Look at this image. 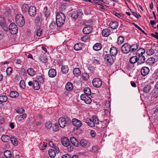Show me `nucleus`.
Segmentation results:
<instances>
[{
	"mask_svg": "<svg viewBox=\"0 0 158 158\" xmlns=\"http://www.w3.org/2000/svg\"><path fill=\"white\" fill-rule=\"evenodd\" d=\"M129 62L132 64H134L136 62L138 63L137 56H135L131 57L129 60Z\"/></svg>",
	"mask_w": 158,
	"mask_h": 158,
	"instance_id": "393cba45",
	"label": "nucleus"
},
{
	"mask_svg": "<svg viewBox=\"0 0 158 158\" xmlns=\"http://www.w3.org/2000/svg\"><path fill=\"white\" fill-rule=\"evenodd\" d=\"M44 76L43 74H40V75L38 76L37 79L38 81L40 83H43L44 82Z\"/></svg>",
	"mask_w": 158,
	"mask_h": 158,
	"instance_id": "cd10ccee",
	"label": "nucleus"
},
{
	"mask_svg": "<svg viewBox=\"0 0 158 158\" xmlns=\"http://www.w3.org/2000/svg\"><path fill=\"white\" fill-rule=\"evenodd\" d=\"M124 38L122 36H119L118 38L117 43L118 45L122 44L124 41Z\"/></svg>",
	"mask_w": 158,
	"mask_h": 158,
	"instance_id": "de8ad7c7",
	"label": "nucleus"
},
{
	"mask_svg": "<svg viewBox=\"0 0 158 158\" xmlns=\"http://www.w3.org/2000/svg\"><path fill=\"white\" fill-rule=\"evenodd\" d=\"M155 62V58L152 57L149 58L148 60H147L145 61V63L147 65H152L154 64Z\"/></svg>",
	"mask_w": 158,
	"mask_h": 158,
	"instance_id": "a211bd4d",
	"label": "nucleus"
},
{
	"mask_svg": "<svg viewBox=\"0 0 158 158\" xmlns=\"http://www.w3.org/2000/svg\"><path fill=\"white\" fill-rule=\"evenodd\" d=\"M65 20L64 14L61 12L57 13L56 16V24L57 27H60L64 24Z\"/></svg>",
	"mask_w": 158,
	"mask_h": 158,
	"instance_id": "f257e3e1",
	"label": "nucleus"
},
{
	"mask_svg": "<svg viewBox=\"0 0 158 158\" xmlns=\"http://www.w3.org/2000/svg\"><path fill=\"white\" fill-rule=\"evenodd\" d=\"M12 71V69L10 67H8L6 71L7 75L8 76H10Z\"/></svg>",
	"mask_w": 158,
	"mask_h": 158,
	"instance_id": "5fc2aeb1",
	"label": "nucleus"
},
{
	"mask_svg": "<svg viewBox=\"0 0 158 158\" xmlns=\"http://www.w3.org/2000/svg\"><path fill=\"white\" fill-rule=\"evenodd\" d=\"M152 77L155 78L158 77V68L155 70L154 73H153Z\"/></svg>",
	"mask_w": 158,
	"mask_h": 158,
	"instance_id": "603ef678",
	"label": "nucleus"
},
{
	"mask_svg": "<svg viewBox=\"0 0 158 158\" xmlns=\"http://www.w3.org/2000/svg\"><path fill=\"white\" fill-rule=\"evenodd\" d=\"M45 126L47 129L49 130L52 126V123L50 121L47 122L45 124Z\"/></svg>",
	"mask_w": 158,
	"mask_h": 158,
	"instance_id": "09e8293b",
	"label": "nucleus"
},
{
	"mask_svg": "<svg viewBox=\"0 0 158 158\" xmlns=\"http://www.w3.org/2000/svg\"><path fill=\"white\" fill-rule=\"evenodd\" d=\"M2 140L4 142H7L10 140V137L6 135H3L1 137Z\"/></svg>",
	"mask_w": 158,
	"mask_h": 158,
	"instance_id": "c85d7f7f",
	"label": "nucleus"
},
{
	"mask_svg": "<svg viewBox=\"0 0 158 158\" xmlns=\"http://www.w3.org/2000/svg\"><path fill=\"white\" fill-rule=\"evenodd\" d=\"M28 75L31 76H33L35 74V71L32 68H29L27 70Z\"/></svg>",
	"mask_w": 158,
	"mask_h": 158,
	"instance_id": "7c9ffc66",
	"label": "nucleus"
},
{
	"mask_svg": "<svg viewBox=\"0 0 158 158\" xmlns=\"http://www.w3.org/2000/svg\"><path fill=\"white\" fill-rule=\"evenodd\" d=\"M43 29L41 28H39L36 31V35L38 36H40L42 34Z\"/></svg>",
	"mask_w": 158,
	"mask_h": 158,
	"instance_id": "4d7b16f0",
	"label": "nucleus"
},
{
	"mask_svg": "<svg viewBox=\"0 0 158 158\" xmlns=\"http://www.w3.org/2000/svg\"><path fill=\"white\" fill-rule=\"evenodd\" d=\"M69 68L66 65L62 66L61 68V71L63 74H65L68 73Z\"/></svg>",
	"mask_w": 158,
	"mask_h": 158,
	"instance_id": "58836bf2",
	"label": "nucleus"
},
{
	"mask_svg": "<svg viewBox=\"0 0 158 158\" xmlns=\"http://www.w3.org/2000/svg\"><path fill=\"white\" fill-rule=\"evenodd\" d=\"M9 29L10 33L12 35L16 34L18 31L17 26L13 23H11L10 24Z\"/></svg>",
	"mask_w": 158,
	"mask_h": 158,
	"instance_id": "39448f33",
	"label": "nucleus"
},
{
	"mask_svg": "<svg viewBox=\"0 0 158 158\" xmlns=\"http://www.w3.org/2000/svg\"><path fill=\"white\" fill-rule=\"evenodd\" d=\"M83 15V12L82 11H77L73 13L71 15V17L75 19L81 17Z\"/></svg>",
	"mask_w": 158,
	"mask_h": 158,
	"instance_id": "4468645a",
	"label": "nucleus"
},
{
	"mask_svg": "<svg viewBox=\"0 0 158 158\" xmlns=\"http://www.w3.org/2000/svg\"><path fill=\"white\" fill-rule=\"evenodd\" d=\"M6 25V23L4 20L3 18L0 16V25L2 26H4Z\"/></svg>",
	"mask_w": 158,
	"mask_h": 158,
	"instance_id": "3c124183",
	"label": "nucleus"
},
{
	"mask_svg": "<svg viewBox=\"0 0 158 158\" xmlns=\"http://www.w3.org/2000/svg\"><path fill=\"white\" fill-rule=\"evenodd\" d=\"M49 145L51 147L54 148L56 146V144H55L53 141H50L48 143Z\"/></svg>",
	"mask_w": 158,
	"mask_h": 158,
	"instance_id": "0e129e2a",
	"label": "nucleus"
},
{
	"mask_svg": "<svg viewBox=\"0 0 158 158\" xmlns=\"http://www.w3.org/2000/svg\"><path fill=\"white\" fill-rule=\"evenodd\" d=\"M130 44L127 43L124 44L121 47V50L124 53H128L131 51Z\"/></svg>",
	"mask_w": 158,
	"mask_h": 158,
	"instance_id": "423d86ee",
	"label": "nucleus"
},
{
	"mask_svg": "<svg viewBox=\"0 0 158 158\" xmlns=\"http://www.w3.org/2000/svg\"><path fill=\"white\" fill-rule=\"evenodd\" d=\"M151 89V86L150 85L147 84L143 88V91L145 93H148Z\"/></svg>",
	"mask_w": 158,
	"mask_h": 158,
	"instance_id": "2f4dec72",
	"label": "nucleus"
},
{
	"mask_svg": "<svg viewBox=\"0 0 158 158\" xmlns=\"http://www.w3.org/2000/svg\"><path fill=\"white\" fill-rule=\"evenodd\" d=\"M119 25V23L116 21H114L110 22L109 26L110 28L113 29H117Z\"/></svg>",
	"mask_w": 158,
	"mask_h": 158,
	"instance_id": "4be33fe9",
	"label": "nucleus"
},
{
	"mask_svg": "<svg viewBox=\"0 0 158 158\" xmlns=\"http://www.w3.org/2000/svg\"><path fill=\"white\" fill-rule=\"evenodd\" d=\"M73 74L76 77L79 76L81 74V71L78 68H74L73 71Z\"/></svg>",
	"mask_w": 158,
	"mask_h": 158,
	"instance_id": "473e14b6",
	"label": "nucleus"
},
{
	"mask_svg": "<svg viewBox=\"0 0 158 158\" xmlns=\"http://www.w3.org/2000/svg\"><path fill=\"white\" fill-rule=\"evenodd\" d=\"M110 54L113 56L114 57H115V56L117 54L118 51L117 48L115 47H112L110 51Z\"/></svg>",
	"mask_w": 158,
	"mask_h": 158,
	"instance_id": "2eb2a0df",
	"label": "nucleus"
},
{
	"mask_svg": "<svg viewBox=\"0 0 158 158\" xmlns=\"http://www.w3.org/2000/svg\"><path fill=\"white\" fill-rule=\"evenodd\" d=\"M80 143L82 147L85 148H88L90 145V143L87 140L84 139L81 140Z\"/></svg>",
	"mask_w": 158,
	"mask_h": 158,
	"instance_id": "f3484780",
	"label": "nucleus"
},
{
	"mask_svg": "<svg viewBox=\"0 0 158 158\" xmlns=\"http://www.w3.org/2000/svg\"><path fill=\"white\" fill-rule=\"evenodd\" d=\"M139 45L137 44H134L131 45H130L131 51V52H133L136 51L139 47Z\"/></svg>",
	"mask_w": 158,
	"mask_h": 158,
	"instance_id": "bb28decb",
	"label": "nucleus"
},
{
	"mask_svg": "<svg viewBox=\"0 0 158 158\" xmlns=\"http://www.w3.org/2000/svg\"><path fill=\"white\" fill-rule=\"evenodd\" d=\"M81 78L84 81H87L89 78V75L86 73H84L81 75Z\"/></svg>",
	"mask_w": 158,
	"mask_h": 158,
	"instance_id": "4c0bfd02",
	"label": "nucleus"
},
{
	"mask_svg": "<svg viewBox=\"0 0 158 158\" xmlns=\"http://www.w3.org/2000/svg\"><path fill=\"white\" fill-rule=\"evenodd\" d=\"M138 64L141 65L145 62V58L144 56H137Z\"/></svg>",
	"mask_w": 158,
	"mask_h": 158,
	"instance_id": "6ab92c4d",
	"label": "nucleus"
},
{
	"mask_svg": "<svg viewBox=\"0 0 158 158\" xmlns=\"http://www.w3.org/2000/svg\"><path fill=\"white\" fill-rule=\"evenodd\" d=\"M52 130L55 131H57L59 130V126L56 124H55L52 127Z\"/></svg>",
	"mask_w": 158,
	"mask_h": 158,
	"instance_id": "bf43d9fd",
	"label": "nucleus"
},
{
	"mask_svg": "<svg viewBox=\"0 0 158 158\" xmlns=\"http://www.w3.org/2000/svg\"><path fill=\"white\" fill-rule=\"evenodd\" d=\"M155 34L151 33V35L152 37L158 40V33L156 32H155Z\"/></svg>",
	"mask_w": 158,
	"mask_h": 158,
	"instance_id": "69168bd1",
	"label": "nucleus"
},
{
	"mask_svg": "<svg viewBox=\"0 0 158 158\" xmlns=\"http://www.w3.org/2000/svg\"><path fill=\"white\" fill-rule=\"evenodd\" d=\"M115 59V57H114L109 54L105 55L104 57L105 61L108 65H112L114 63Z\"/></svg>",
	"mask_w": 158,
	"mask_h": 158,
	"instance_id": "20e7f679",
	"label": "nucleus"
},
{
	"mask_svg": "<svg viewBox=\"0 0 158 158\" xmlns=\"http://www.w3.org/2000/svg\"><path fill=\"white\" fill-rule=\"evenodd\" d=\"M145 50L143 48H141L137 50L136 53V54H137L140 55V53H145Z\"/></svg>",
	"mask_w": 158,
	"mask_h": 158,
	"instance_id": "6e6d98bb",
	"label": "nucleus"
},
{
	"mask_svg": "<svg viewBox=\"0 0 158 158\" xmlns=\"http://www.w3.org/2000/svg\"><path fill=\"white\" fill-rule=\"evenodd\" d=\"M70 140L72 144L76 147H78L79 143L77 139L74 137H72L70 138Z\"/></svg>",
	"mask_w": 158,
	"mask_h": 158,
	"instance_id": "5701e85b",
	"label": "nucleus"
},
{
	"mask_svg": "<svg viewBox=\"0 0 158 158\" xmlns=\"http://www.w3.org/2000/svg\"><path fill=\"white\" fill-rule=\"evenodd\" d=\"M56 74V70L54 69H50L48 72V75L50 77H55Z\"/></svg>",
	"mask_w": 158,
	"mask_h": 158,
	"instance_id": "412c9836",
	"label": "nucleus"
},
{
	"mask_svg": "<svg viewBox=\"0 0 158 158\" xmlns=\"http://www.w3.org/2000/svg\"><path fill=\"white\" fill-rule=\"evenodd\" d=\"M43 13L46 17H47L50 15L49 11L48 10V8L46 6L44 7Z\"/></svg>",
	"mask_w": 158,
	"mask_h": 158,
	"instance_id": "79ce46f5",
	"label": "nucleus"
},
{
	"mask_svg": "<svg viewBox=\"0 0 158 158\" xmlns=\"http://www.w3.org/2000/svg\"><path fill=\"white\" fill-rule=\"evenodd\" d=\"M72 123L74 126L77 127L79 128L81 127L82 125V123L80 120L76 118L72 119L71 121Z\"/></svg>",
	"mask_w": 158,
	"mask_h": 158,
	"instance_id": "9b49d317",
	"label": "nucleus"
},
{
	"mask_svg": "<svg viewBox=\"0 0 158 158\" xmlns=\"http://www.w3.org/2000/svg\"><path fill=\"white\" fill-rule=\"evenodd\" d=\"M56 25L55 23V22L52 21L50 24L49 27L51 29H54Z\"/></svg>",
	"mask_w": 158,
	"mask_h": 158,
	"instance_id": "864d4df0",
	"label": "nucleus"
},
{
	"mask_svg": "<svg viewBox=\"0 0 158 158\" xmlns=\"http://www.w3.org/2000/svg\"><path fill=\"white\" fill-rule=\"evenodd\" d=\"M4 155L6 158H10L11 156V152L8 150L4 152Z\"/></svg>",
	"mask_w": 158,
	"mask_h": 158,
	"instance_id": "49530a36",
	"label": "nucleus"
},
{
	"mask_svg": "<svg viewBox=\"0 0 158 158\" xmlns=\"http://www.w3.org/2000/svg\"><path fill=\"white\" fill-rule=\"evenodd\" d=\"M48 154L49 156L51 158H53L56 156V152L55 150L52 149H49L48 150Z\"/></svg>",
	"mask_w": 158,
	"mask_h": 158,
	"instance_id": "72a5a7b5",
	"label": "nucleus"
},
{
	"mask_svg": "<svg viewBox=\"0 0 158 158\" xmlns=\"http://www.w3.org/2000/svg\"><path fill=\"white\" fill-rule=\"evenodd\" d=\"M81 100L83 101L86 104H89L92 102L91 98L86 94H82L80 97Z\"/></svg>",
	"mask_w": 158,
	"mask_h": 158,
	"instance_id": "6e6552de",
	"label": "nucleus"
},
{
	"mask_svg": "<svg viewBox=\"0 0 158 158\" xmlns=\"http://www.w3.org/2000/svg\"><path fill=\"white\" fill-rule=\"evenodd\" d=\"M7 100V98L6 96H0V102H6Z\"/></svg>",
	"mask_w": 158,
	"mask_h": 158,
	"instance_id": "a18cd8bd",
	"label": "nucleus"
},
{
	"mask_svg": "<svg viewBox=\"0 0 158 158\" xmlns=\"http://www.w3.org/2000/svg\"><path fill=\"white\" fill-rule=\"evenodd\" d=\"M82 47V45L81 43H77L75 44L74 46V49L76 51H79L81 50Z\"/></svg>",
	"mask_w": 158,
	"mask_h": 158,
	"instance_id": "ea45409f",
	"label": "nucleus"
},
{
	"mask_svg": "<svg viewBox=\"0 0 158 158\" xmlns=\"http://www.w3.org/2000/svg\"><path fill=\"white\" fill-rule=\"evenodd\" d=\"M90 133L91 136L93 137H95L96 135V134L95 131L93 130H91Z\"/></svg>",
	"mask_w": 158,
	"mask_h": 158,
	"instance_id": "338daca9",
	"label": "nucleus"
},
{
	"mask_svg": "<svg viewBox=\"0 0 158 158\" xmlns=\"http://www.w3.org/2000/svg\"><path fill=\"white\" fill-rule=\"evenodd\" d=\"M29 6L27 4H24L22 6L21 10L23 12H25L27 10H28Z\"/></svg>",
	"mask_w": 158,
	"mask_h": 158,
	"instance_id": "a19ab883",
	"label": "nucleus"
},
{
	"mask_svg": "<svg viewBox=\"0 0 158 158\" xmlns=\"http://www.w3.org/2000/svg\"><path fill=\"white\" fill-rule=\"evenodd\" d=\"M89 39L88 36L87 35H85L83 36L81 38L82 40L84 42H86Z\"/></svg>",
	"mask_w": 158,
	"mask_h": 158,
	"instance_id": "052dcab7",
	"label": "nucleus"
},
{
	"mask_svg": "<svg viewBox=\"0 0 158 158\" xmlns=\"http://www.w3.org/2000/svg\"><path fill=\"white\" fill-rule=\"evenodd\" d=\"M70 156L68 154L64 155L62 156L61 158H70Z\"/></svg>",
	"mask_w": 158,
	"mask_h": 158,
	"instance_id": "774afa93",
	"label": "nucleus"
},
{
	"mask_svg": "<svg viewBox=\"0 0 158 158\" xmlns=\"http://www.w3.org/2000/svg\"><path fill=\"white\" fill-rule=\"evenodd\" d=\"M61 142L62 145L66 147H68L70 144L69 139L66 137H62Z\"/></svg>",
	"mask_w": 158,
	"mask_h": 158,
	"instance_id": "f8f14e48",
	"label": "nucleus"
},
{
	"mask_svg": "<svg viewBox=\"0 0 158 158\" xmlns=\"http://www.w3.org/2000/svg\"><path fill=\"white\" fill-rule=\"evenodd\" d=\"M33 87L35 90H38L40 89V85L37 81L34 80L33 81Z\"/></svg>",
	"mask_w": 158,
	"mask_h": 158,
	"instance_id": "f704fd0d",
	"label": "nucleus"
},
{
	"mask_svg": "<svg viewBox=\"0 0 158 158\" xmlns=\"http://www.w3.org/2000/svg\"><path fill=\"white\" fill-rule=\"evenodd\" d=\"M83 91L84 92L85 94H86L88 96H89L91 94V91L90 89L88 87H85L83 89Z\"/></svg>",
	"mask_w": 158,
	"mask_h": 158,
	"instance_id": "e433bc0d",
	"label": "nucleus"
},
{
	"mask_svg": "<svg viewBox=\"0 0 158 158\" xmlns=\"http://www.w3.org/2000/svg\"><path fill=\"white\" fill-rule=\"evenodd\" d=\"M102 48V44L100 43H97L93 46V49L95 51H97L100 50Z\"/></svg>",
	"mask_w": 158,
	"mask_h": 158,
	"instance_id": "b1692460",
	"label": "nucleus"
},
{
	"mask_svg": "<svg viewBox=\"0 0 158 158\" xmlns=\"http://www.w3.org/2000/svg\"><path fill=\"white\" fill-rule=\"evenodd\" d=\"M65 88L67 91H70L73 89V85L71 83L68 82L66 85Z\"/></svg>",
	"mask_w": 158,
	"mask_h": 158,
	"instance_id": "a878e982",
	"label": "nucleus"
},
{
	"mask_svg": "<svg viewBox=\"0 0 158 158\" xmlns=\"http://www.w3.org/2000/svg\"><path fill=\"white\" fill-rule=\"evenodd\" d=\"M16 110L17 113L19 114H21L24 111V110L22 108H17Z\"/></svg>",
	"mask_w": 158,
	"mask_h": 158,
	"instance_id": "680f3d73",
	"label": "nucleus"
},
{
	"mask_svg": "<svg viewBox=\"0 0 158 158\" xmlns=\"http://www.w3.org/2000/svg\"><path fill=\"white\" fill-rule=\"evenodd\" d=\"M92 28L91 26H89L84 27L83 29V32L85 34L90 33L92 31Z\"/></svg>",
	"mask_w": 158,
	"mask_h": 158,
	"instance_id": "aec40b11",
	"label": "nucleus"
},
{
	"mask_svg": "<svg viewBox=\"0 0 158 158\" xmlns=\"http://www.w3.org/2000/svg\"><path fill=\"white\" fill-rule=\"evenodd\" d=\"M15 21L18 26L20 27H23L25 22L23 16L21 14H17L16 15Z\"/></svg>",
	"mask_w": 158,
	"mask_h": 158,
	"instance_id": "7ed1b4c3",
	"label": "nucleus"
},
{
	"mask_svg": "<svg viewBox=\"0 0 158 158\" xmlns=\"http://www.w3.org/2000/svg\"><path fill=\"white\" fill-rule=\"evenodd\" d=\"M40 18L39 16H36L35 19V22L36 24H38L40 21Z\"/></svg>",
	"mask_w": 158,
	"mask_h": 158,
	"instance_id": "e2e57ef3",
	"label": "nucleus"
},
{
	"mask_svg": "<svg viewBox=\"0 0 158 158\" xmlns=\"http://www.w3.org/2000/svg\"><path fill=\"white\" fill-rule=\"evenodd\" d=\"M27 115L26 114H24L21 115L18 117V119L19 121H22L24 120L27 117Z\"/></svg>",
	"mask_w": 158,
	"mask_h": 158,
	"instance_id": "8fccbe9b",
	"label": "nucleus"
},
{
	"mask_svg": "<svg viewBox=\"0 0 158 158\" xmlns=\"http://www.w3.org/2000/svg\"><path fill=\"white\" fill-rule=\"evenodd\" d=\"M85 123L90 127H94V122L93 116L92 119L87 118L85 120Z\"/></svg>",
	"mask_w": 158,
	"mask_h": 158,
	"instance_id": "ddd939ff",
	"label": "nucleus"
},
{
	"mask_svg": "<svg viewBox=\"0 0 158 158\" xmlns=\"http://www.w3.org/2000/svg\"><path fill=\"white\" fill-rule=\"evenodd\" d=\"M28 14L31 17H34L36 14V9L35 7L31 6L29 8Z\"/></svg>",
	"mask_w": 158,
	"mask_h": 158,
	"instance_id": "9d476101",
	"label": "nucleus"
},
{
	"mask_svg": "<svg viewBox=\"0 0 158 158\" xmlns=\"http://www.w3.org/2000/svg\"><path fill=\"white\" fill-rule=\"evenodd\" d=\"M61 51L62 53H64L66 52L67 49V47L65 46L62 45L60 46Z\"/></svg>",
	"mask_w": 158,
	"mask_h": 158,
	"instance_id": "13d9d810",
	"label": "nucleus"
},
{
	"mask_svg": "<svg viewBox=\"0 0 158 158\" xmlns=\"http://www.w3.org/2000/svg\"><path fill=\"white\" fill-rule=\"evenodd\" d=\"M93 85L98 88H100L102 85V82L100 79L98 78H94L92 81Z\"/></svg>",
	"mask_w": 158,
	"mask_h": 158,
	"instance_id": "0eeeda50",
	"label": "nucleus"
},
{
	"mask_svg": "<svg viewBox=\"0 0 158 158\" xmlns=\"http://www.w3.org/2000/svg\"><path fill=\"white\" fill-rule=\"evenodd\" d=\"M10 94V97L12 98H17L19 96L18 93L15 91H11Z\"/></svg>",
	"mask_w": 158,
	"mask_h": 158,
	"instance_id": "c9c22d12",
	"label": "nucleus"
},
{
	"mask_svg": "<svg viewBox=\"0 0 158 158\" xmlns=\"http://www.w3.org/2000/svg\"><path fill=\"white\" fill-rule=\"evenodd\" d=\"M93 119L94 122V127L96 125V127L98 128L99 129H101V128H102L103 127L102 124V122H101L100 123H99V119L97 116H93Z\"/></svg>",
	"mask_w": 158,
	"mask_h": 158,
	"instance_id": "1a4fd4ad",
	"label": "nucleus"
},
{
	"mask_svg": "<svg viewBox=\"0 0 158 158\" xmlns=\"http://www.w3.org/2000/svg\"><path fill=\"white\" fill-rule=\"evenodd\" d=\"M102 33L103 36L107 37L110 35V31L109 29H105L102 31Z\"/></svg>",
	"mask_w": 158,
	"mask_h": 158,
	"instance_id": "c756f323",
	"label": "nucleus"
},
{
	"mask_svg": "<svg viewBox=\"0 0 158 158\" xmlns=\"http://www.w3.org/2000/svg\"><path fill=\"white\" fill-rule=\"evenodd\" d=\"M10 140L12 143L15 146H17L18 145V141L14 137H10Z\"/></svg>",
	"mask_w": 158,
	"mask_h": 158,
	"instance_id": "37998d69",
	"label": "nucleus"
},
{
	"mask_svg": "<svg viewBox=\"0 0 158 158\" xmlns=\"http://www.w3.org/2000/svg\"><path fill=\"white\" fill-rule=\"evenodd\" d=\"M146 53L148 55H152L155 53V51L152 48H151L150 49H148L146 51Z\"/></svg>",
	"mask_w": 158,
	"mask_h": 158,
	"instance_id": "c03bdc74",
	"label": "nucleus"
},
{
	"mask_svg": "<svg viewBox=\"0 0 158 158\" xmlns=\"http://www.w3.org/2000/svg\"><path fill=\"white\" fill-rule=\"evenodd\" d=\"M58 122L60 127L62 128H64L66 126H68L71 123V119L68 117H60Z\"/></svg>",
	"mask_w": 158,
	"mask_h": 158,
	"instance_id": "f03ea898",
	"label": "nucleus"
},
{
	"mask_svg": "<svg viewBox=\"0 0 158 158\" xmlns=\"http://www.w3.org/2000/svg\"><path fill=\"white\" fill-rule=\"evenodd\" d=\"M150 71L149 68L147 67H143L142 68L141 70V73L143 76H145L148 75Z\"/></svg>",
	"mask_w": 158,
	"mask_h": 158,
	"instance_id": "dca6fc26",
	"label": "nucleus"
}]
</instances>
